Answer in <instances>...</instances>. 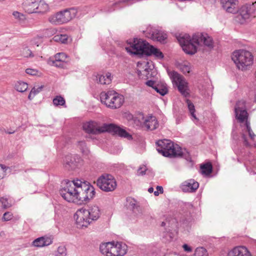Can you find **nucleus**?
Segmentation results:
<instances>
[{
    "mask_svg": "<svg viewBox=\"0 0 256 256\" xmlns=\"http://www.w3.org/2000/svg\"><path fill=\"white\" fill-rule=\"evenodd\" d=\"M177 39L183 50L191 55L197 52V46L204 44L210 48L213 47L212 39L206 33H196L192 38L188 34H180Z\"/></svg>",
    "mask_w": 256,
    "mask_h": 256,
    "instance_id": "1",
    "label": "nucleus"
},
{
    "mask_svg": "<svg viewBox=\"0 0 256 256\" xmlns=\"http://www.w3.org/2000/svg\"><path fill=\"white\" fill-rule=\"evenodd\" d=\"M0 206L3 208L6 209L11 206V204L8 202L7 198H0Z\"/></svg>",
    "mask_w": 256,
    "mask_h": 256,
    "instance_id": "42",
    "label": "nucleus"
},
{
    "mask_svg": "<svg viewBox=\"0 0 256 256\" xmlns=\"http://www.w3.org/2000/svg\"><path fill=\"white\" fill-rule=\"evenodd\" d=\"M107 125L108 124H103L100 126L96 122L91 121L84 123L83 125V129L87 133L97 134L106 132Z\"/></svg>",
    "mask_w": 256,
    "mask_h": 256,
    "instance_id": "15",
    "label": "nucleus"
},
{
    "mask_svg": "<svg viewBox=\"0 0 256 256\" xmlns=\"http://www.w3.org/2000/svg\"><path fill=\"white\" fill-rule=\"evenodd\" d=\"M127 246L122 242H108L100 246L101 253L106 256H123L127 252Z\"/></svg>",
    "mask_w": 256,
    "mask_h": 256,
    "instance_id": "7",
    "label": "nucleus"
},
{
    "mask_svg": "<svg viewBox=\"0 0 256 256\" xmlns=\"http://www.w3.org/2000/svg\"><path fill=\"white\" fill-rule=\"evenodd\" d=\"M58 252L62 256L66 255V248L64 246H60L58 248Z\"/></svg>",
    "mask_w": 256,
    "mask_h": 256,
    "instance_id": "49",
    "label": "nucleus"
},
{
    "mask_svg": "<svg viewBox=\"0 0 256 256\" xmlns=\"http://www.w3.org/2000/svg\"><path fill=\"white\" fill-rule=\"evenodd\" d=\"M186 102L187 104V106L188 109V110L192 118H194L195 120H197V118L194 114L195 112V108L192 104V102L188 99H186Z\"/></svg>",
    "mask_w": 256,
    "mask_h": 256,
    "instance_id": "33",
    "label": "nucleus"
},
{
    "mask_svg": "<svg viewBox=\"0 0 256 256\" xmlns=\"http://www.w3.org/2000/svg\"><path fill=\"white\" fill-rule=\"evenodd\" d=\"M85 215L90 216L91 220H98L100 214V212L99 208L96 206H92L88 209L84 208Z\"/></svg>",
    "mask_w": 256,
    "mask_h": 256,
    "instance_id": "24",
    "label": "nucleus"
},
{
    "mask_svg": "<svg viewBox=\"0 0 256 256\" xmlns=\"http://www.w3.org/2000/svg\"><path fill=\"white\" fill-rule=\"evenodd\" d=\"M216 0H203L202 3L204 5L214 4Z\"/></svg>",
    "mask_w": 256,
    "mask_h": 256,
    "instance_id": "53",
    "label": "nucleus"
},
{
    "mask_svg": "<svg viewBox=\"0 0 256 256\" xmlns=\"http://www.w3.org/2000/svg\"><path fill=\"white\" fill-rule=\"evenodd\" d=\"M96 184L100 190L106 192L114 190L117 186L115 178L109 174L100 176L97 180Z\"/></svg>",
    "mask_w": 256,
    "mask_h": 256,
    "instance_id": "10",
    "label": "nucleus"
},
{
    "mask_svg": "<svg viewBox=\"0 0 256 256\" xmlns=\"http://www.w3.org/2000/svg\"><path fill=\"white\" fill-rule=\"evenodd\" d=\"M178 153L180 154H176L175 157H182L185 158L187 161H191V158L189 153L184 150V152L182 151V149L180 147H178Z\"/></svg>",
    "mask_w": 256,
    "mask_h": 256,
    "instance_id": "32",
    "label": "nucleus"
},
{
    "mask_svg": "<svg viewBox=\"0 0 256 256\" xmlns=\"http://www.w3.org/2000/svg\"><path fill=\"white\" fill-rule=\"evenodd\" d=\"M84 212V208H81L76 212V222L80 227H87L92 222L90 216L85 215Z\"/></svg>",
    "mask_w": 256,
    "mask_h": 256,
    "instance_id": "21",
    "label": "nucleus"
},
{
    "mask_svg": "<svg viewBox=\"0 0 256 256\" xmlns=\"http://www.w3.org/2000/svg\"><path fill=\"white\" fill-rule=\"evenodd\" d=\"M227 256H252L248 249L244 246H236L227 254Z\"/></svg>",
    "mask_w": 256,
    "mask_h": 256,
    "instance_id": "23",
    "label": "nucleus"
},
{
    "mask_svg": "<svg viewBox=\"0 0 256 256\" xmlns=\"http://www.w3.org/2000/svg\"><path fill=\"white\" fill-rule=\"evenodd\" d=\"M198 186V182L194 179H190L184 182L180 186V188L184 192H194Z\"/></svg>",
    "mask_w": 256,
    "mask_h": 256,
    "instance_id": "19",
    "label": "nucleus"
},
{
    "mask_svg": "<svg viewBox=\"0 0 256 256\" xmlns=\"http://www.w3.org/2000/svg\"><path fill=\"white\" fill-rule=\"evenodd\" d=\"M82 164L81 158L77 154H69L63 160V166L68 170H74Z\"/></svg>",
    "mask_w": 256,
    "mask_h": 256,
    "instance_id": "13",
    "label": "nucleus"
},
{
    "mask_svg": "<svg viewBox=\"0 0 256 256\" xmlns=\"http://www.w3.org/2000/svg\"><path fill=\"white\" fill-rule=\"evenodd\" d=\"M53 104L56 106L65 105L66 101L63 97L60 96H56L53 100Z\"/></svg>",
    "mask_w": 256,
    "mask_h": 256,
    "instance_id": "36",
    "label": "nucleus"
},
{
    "mask_svg": "<svg viewBox=\"0 0 256 256\" xmlns=\"http://www.w3.org/2000/svg\"><path fill=\"white\" fill-rule=\"evenodd\" d=\"M161 226L170 228L164 236L168 240H171L172 238V234L170 231H176L177 230L178 226L177 220L174 218H172L170 220H166V222H162Z\"/></svg>",
    "mask_w": 256,
    "mask_h": 256,
    "instance_id": "18",
    "label": "nucleus"
},
{
    "mask_svg": "<svg viewBox=\"0 0 256 256\" xmlns=\"http://www.w3.org/2000/svg\"><path fill=\"white\" fill-rule=\"evenodd\" d=\"M159 194H160V192H158V190L155 191V192H154V196H158Z\"/></svg>",
    "mask_w": 256,
    "mask_h": 256,
    "instance_id": "58",
    "label": "nucleus"
},
{
    "mask_svg": "<svg viewBox=\"0 0 256 256\" xmlns=\"http://www.w3.org/2000/svg\"><path fill=\"white\" fill-rule=\"evenodd\" d=\"M13 218V214L11 212H7L4 213L2 220L3 221H9Z\"/></svg>",
    "mask_w": 256,
    "mask_h": 256,
    "instance_id": "45",
    "label": "nucleus"
},
{
    "mask_svg": "<svg viewBox=\"0 0 256 256\" xmlns=\"http://www.w3.org/2000/svg\"><path fill=\"white\" fill-rule=\"evenodd\" d=\"M123 117L131 122L132 124L136 122L137 118L134 116L130 112H126L123 114Z\"/></svg>",
    "mask_w": 256,
    "mask_h": 256,
    "instance_id": "41",
    "label": "nucleus"
},
{
    "mask_svg": "<svg viewBox=\"0 0 256 256\" xmlns=\"http://www.w3.org/2000/svg\"><path fill=\"white\" fill-rule=\"evenodd\" d=\"M79 203L86 202L92 199L96 194L94 188L90 184H86L81 181L80 186Z\"/></svg>",
    "mask_w": 256,
    "mask_h": 256,
    "instance_id": "12",
    "label": "nucleus"
},
{
    "mask_svg": "<svg viewBox=\"0 0 256 256\" xmlns=\"http://www.w3.org/2000/svg\"><path fill=\"white\" fill-rule=\"evenodd\" d=\"M40 0H26L22 3L24 10L29 14L36 12Z\"/></svg>",
    "mask_w": 256,
    "mask_h": 256,
    "instance_id": "22",
    "label": "nucleus"
},
{
    "mask_svg": "<svg viewBox=\"0 0 256 256\" xmlns=\"http://www.w3.org/2000/svg\"><path fill=\"white\" fill-rule=\"evenodd\" d=\"M182 248H184V251L186 252H192V248L186 244H184L182 246Z\"/></svg>",
    "mask_w": 256,
    "mask_h": 256,
    "instance_id": "55",
    "label": "nucleus"
},
{
    "mask_svg": "<svg viewBox=\"0 0 256 256\" xmlns=\"http://www.w3.org/2000/svg\"><path fill=\"white\" fill-rule=\"evenodd\" d=\"M154 90L161 96H164L168 92L166 85L164 84H158L154 86Z\"/></svg>",
    "mask_w": 256,
    "mask_h": 256,
    "instance_id": "29",
    "label": "nucleus"
},
{
    "mask_svg": "<svg viewBox=\"0 0 256 256\" xmlns=\"http://www.w3.org/2000/svg\"><path fill=\"white\" fill-rule=\"evenodd\" d=\"M255 8L252 4H246L238 8V14L236 18V21L240 24H244L252 18L254 17Z\"/></svg>",
    "mask_w": 256,
    "mask_h": 256,
    "instance_id": "11",
    "label": "nucleus"
},
{
    "mask_svg": "<svg viewBox=\"0 0 256 256\" xmlns=\"http://www.w3.org/2000/svg\"><path fill=\"white\" fill-rule=\"evenodd\" d=\"M156 190L160 192V193L162 194L164 192L163 188L161 186H156Z\"/></svg>",
    "mask_w": 256,
    "mask_h": 256,
    "instance_id": "56",
    "label": "nucleus"
},
{
    "mask_svg": "<svg viewBox=\"0 0 256 256\" xmlns=\"http://www.w3.org/2000/svg\"><path fill=\"white\" fill-rule=\"evenodd\" d=\"M232 59L236 68L242 71H246L251 68L254 62L252 54L246 50H240L233 52Z\"/></svg>",
    "mask_w": 256,
    "mask_h": 256,
    "instance_id": "4",
    "label": "nucleus"
},
{
    "mask_svg": "<svg viewBox=\"0 0 256 256\" xmlns=\"http://www.w3.org/2000/svg\"><path fill=\"white\" fill-rule=\"evenodd\" d=\"M146 36L154 41L159 42L160 43H165L168 38L166 33L154 28H148L144 32Z\"/></svg>",
    "mask_w": 256,
    "mask_h": 256,
    "instance_id": "17",
    "label": "nucleus"
},
{
    "mask_svg": "<svg viewBox=\"0 0 256 256\" xmlns=\"http://www.w3.org/2000/svg\"><path fill=\"white\" fill-rule=\"evenodd\" d=\"M180 68L184 74H188L191 70L190 64L188 62H184L180 66Z\"/></svg>",
    "mask_w": 256,
    "mask_h": 256,
    "instance_id": "37",
    "label": "nucleus"
},
{
    "mask_svg": "<svg viewBox=\"0 0 256 256\" xmlns=\"http://www.w3.org/2000/svg\"><path fill=\"white\" fill-rule=\"evenodd\" d=\"M146 168L145 166H142L139 168L138 170L137 174L138 176H142L145 174V172L146 170Z\"/></svg>",
    "mask_w": 256,
    "mask_h": 256,
    "instance_id": "50",
    "label": "nucleus"
},
{
    "mask_svg": "<svg viewBox=\"0 0 256 256\" xmlns=\"http://www.w3.org/2000/svg\"><path fill=\"white\" fill-rule=\"evenodd\" d=\"M66 62V61L61 62L55 59V60L53 61V64L57 67L64 68L65 66Z\"/></svg>",
    "mask_w": 256,
    "mask_h": 256,
    "instance_id": "47",
    "label": "nucleus"
},
{
    "mask_svg": "<svg viewBox=\"0 0 256 256\" xmlns=\"http://www.w3.org/2000/svg\"><path fill=\"white\" fill-rule=\"evenodd\" d=\"M52 239L50 237L41 236L34 240L32 243L34 246L38 248H42L48 246L52 244Z\"/></svg>",
    "mask_w": 256,
    "mask_h": 256,
    "instance_id": "25",
    "label": "nucleus"
},
{
    "mask_svg": "<svg viewBox=\"0 0 256 256\" xmlns=\"http://www.w3.org/2000/svg\"><path fill=\"white\" fill-rule=\"evenodd\" d=\"M144 72H147V68H145V70H144Z\"/></svg>",
    "mask_w": 256,
    "mask_h": 256,
    "instance_id": "63",
    "label": "nucleus"
},
{
    "mask_svg": "<svg viewBox=\"0 0 256 256\" xmlns=\"http://www.w3.org/2000/svg\"><path fill=\"white\" fill-rule=\"evenodd\" d=\"M193 256H208L207 251L203 247L198 248L196 249Z\"/></svg>",
    "mask_w": 256,
    "mask_h": 256,
    "instance_id": "39",
    "label": "nucleus"
},
{
    "mask_svg": "<svg viewBox=\"0 0 256 256\" xmlns=\"http://www.w3.org/2000/svg\"><path fill=\"white\" fill-rule=\"evenodd\" d=\"M146 84L147 86L152 88L154 89V86H156V84H155L154 81H153V80H148L146 82Z\"/></svg>",
    "mask_w": 256,
    "mask_h": 256,
    "instance_id": "54",
    "label": "nucleus"
},
{
    "mask_svg": "<svg viewBox=\"0 0 256 256\" xmlns=\"http://www.w3.org/2000/svg\"><path fill=\"white\" fill-rule=\"evenodd\" d=\"M156 146L158 152L164 156L173 158L176 154H180L178 152L179 146L174 145L169 140H159L156 142Z\"/></svg>",
    "mask_w": 256,
    "mask_h": 256,
    "instance_id": "8",
    "label": "nucleus"
},
{
    "mask_svg": "<svg viewBox=\"0 0 256 256\" xmlns=\"http://www.w3.org/2000/svg\"><path fill=\"white\" fill-rule=\"evenodd\" d=\"M6 133H8V134H14V131H10V132H6V131H5Z\"/></svg>",
    "mask_w": 256,
    "mask_h": 256,
    "instance_id": "59",
    "label": "nucleus"
},
{
    "mask_svg": "<svg viewBox=\"0 0 256 256\" xmlns=\"http://www.w3.org/2000/svg\"><path fill=\"white\" fill-rule=\"evenodd\" d=\"M26 72L30 76H36L38 74V72L36 69L28 68L26 70Z\"/></svg>",
    "mask_w": 256,
    "mask_h": 256,
    "instance_id": "46",
    "label": "nucleus"
},
{
    "mask_svg": "<svg viewBox=\"0 0 256 256\" xmlns=\"http://www.w3.org/2000/svg\"><path fill=\"white\" fill-rule=\"evenodd\" d=\"M14 88L18 92H23L28 89V84L24 82L18 81L16 82Z\"/></svg>",
    "mask_w": 256,
    "mask_h": 256,
    "instance_id": "31",
    "label": "nucleus"
},
{
    "mask_svg": "<svg viewBox=\"0 0 256 256\" xmlns=\"http://www.w3.org/2000/svg\"><path fill=\"white\" fill-rule=\"evenodd\" d=\"M12 15L16 18L18 19H22V17L24 16L23 14L17 11L14 12L12 13Z\"/></svg>",
    "mask_w": 256,
    "mask_h": 256,
    "instance_id": "52",
    "label": "nucleus"
},
{
    "mask_svg": "<svg viewBox=\"0 0 256 256\" xmlns=\"http://www.w3.org/2000/svg\"><path fill=\"white\" fill-rule=\"evenodd\" d=\"M68 38V36L66 34H60L54 36L52 39L55 42L65 44L67 42Z\"/></svg>",
    "mask_w": 256,
    "mask_h": 256,
    "instance_id": "38",
    "label": "nucleus"
},
{
    "mask_svg": "<svg viewBox=\"0 0 256 256\" xmlns=\"http://www.w3.org/2000/svg\"><path fill=\"white\" fill-rule=\"evenodd\" d=\"M129 202V206H130L131 208L134 210L135 208H138V206L136 204V201L134 199H130Z\"/></svg>",
    "mask_w": 256,
    "mask_h": 256,
    "instance_id": "51",
    "label": "nucleus"
},
{
    "mask_svg": "<svg viewBox=\"0 0 256 256\" xmlns=\"http://www.w3.org/2000/svg\"><path fill=\"white\" fill-rule=\"evenodd\" d=\"M146 36L154 41L159 42L160 43H165L168 38L166 33L154 28H148L144 32Z\"/></svg>",
    "mask_w": 256,
    "mask_h": 256,
    "instance_id": "16",
    "label": "nucleus"
},
{
    "mask_svg": "<svg viewBox=\"0 0 256 256\" xmlns=\"http://www.w3.org/2000/svg\"><path fill=\"white\" fill-rule=\"evenodd\" d=\"M97 80L102 84H108L112 81V74L110 72H106L105 75L98 74L96 76Z\"/></svg>",
    "mask_w": 256,
    "mask_h": 256,
    "instance_id": "28",
    "label": "nucleus"
},
{
    "mask_svg": "<svg viewBox=\"0 0 256 256\" xmlns=\"http://www.w3.org/2000/svg\"><path fill=\"white\" fill-rule=\"evenodd\" d=\"M180 2H184V1H194L195 0H178Z\"/></svg>",
    "mask_w": 256,
    "mask_h": 256,
    "instance_id": "61",
    "label": "nucleus"
},
{
    "mask_svg": "<svg viewBox=\"0 0 256 256\" xmlns=\"http://www.w3.org/2000/svg\"><path fill=\"white\" fill-rule=\"evenodd\" d=\"M201 172L205 176H209L212 172V167L210 163L208 162L200 166Z\"/></svg>",
    "mask_w": 256,
    "mask_h": 256,
    "instance_id": "30",
    "label": "nucleus"
},
{
    "mask_svg": "<svg viewBox=\"0 0 256 256\" xmlns=\"http://www.w3.org/2000/svg\"><path fill=\"white\" fill-rule=\"evenodd\" d=\"M22 54L26 58L34 57V56L32 51L27 47L23 48L22 52Z\"/></svg>",
    "mask_w": 256,
    "mask_h": 256,
    "instance_id": "43",
    "label": "nucleus"
},
{
    "mask_svg": "<svg viewBox=\"0 0 256 256\" xmlns=\"http://www.w3.org/2000/svg\"><path fill=\"white\" fill-rule=\"evenodd\" d=\"M102 103L111 109L120 108L124 102V98L114 90L102 92L100 94Z\"/></svg>",
    "mask_w": 256,
    "mask_h": 256,
    "instance_id": "6",
    "label": "nucleus"
},
{
    "mask_svg": "<svg viewBox=\"0 0 256 256\" xmlns=\"http://www.w3.org/2000/svg\"><path fill=\"white\" fill-rule=\"evenodd\" d=\"M66 55L63 52L57 54L55 56V59L61 62H66Z\"/></svg>",
    "mask_w": 256,
    "mask_h": 256,
    "instance_id": "44",
    "label": "nucleus"
},
{
    "mask_svg": "<svg viewBox=\"0 0 256 256\" xmlns=\"http://www.w3.org/2000/svg\"><path fill=\"white\" fill-rule=\"evenodd\" d=\"M220 4H222V8H224V2H223V0H220Z\"/></svg>",
    "mask_w": 256,
    "mask_h": 256,
    "instance_id": "60",
    "label": "nucleus"
},
{
    "mask_svg": "<svg viewBox=\"0 0 256 256\" xmlns=\"http://www.w3.org/2000/svg\"><path fill=\"white\" fill-rule=\"evenodd\" d=\"M144 126L147 130H152L158 128V123L155 116H150L144 119Z\"/></svg>",
    "mask_w": 256,
    "mask_h": 256,
    "instance_id": "26",
    "label": "nucleus"
},
{
    "mask_svg": "<svg viewBox=\"0 0 256 256\" xmlns=\"http://www.w3.org/2000/svg\"><path fill=\"white\" fill-rule=\"evenodd\" d=\"M168 75L173 84L178 88L181 94L185 98L190 96V89L188 83L185 78L182 76L174 71L168 72Z\"/></svg>",
    "mask_w": 256,
    "mask_h": 256,
    "instance_id": "9",
    "label": "nucleus"
},
{
    "mask_svg": "<svg viewBox=\"0 0 256 256\" xmlns=\"http://www.w3.org/2000/svg\"><path fill=\"white\" fill-rule=\"evenodd\" d=\"M6 168L2 164H0V180L6 176Z\"/></svg>",
    "mask_w": 256,
    "mask_h": 256,
    "instance_id": "48",
    "label": "nucleus"
},
{
    "mask_svg": "<svg viewBox=\"0 0 256 256\" xmlns=\"http://www.w3.org/2000/svg\"><path fill=\"white\" fill-rule=\"evenodd\" d=\"M78 147L82 153L88 154L89 153V150L86 147V142L84 141H80L78 142Z\"/></svg>",
    "mask_w": 256,
    "mask_h": 256,
    "instance_id": "40",
    "label": "nucleus"
},
{
    "mask_svg": "<svg viewBox=\"0 0 256 256\" xmlns=\"http://www.w3.org/2000/svg\"><path fill=\"white\" fill-rule=\"evenodd\" d=\"M44 86H38V88L34 87L31 91L30 92L28 96V98L30 100H32L36 95L38 94L42 90V89L43 88Z\"/></svg>",
    "mask_w": 256,
    "mask_h": 256,
    "instance_id": "35",
    "label": "nucleus"
},
{
    "mask_svg": "<svg viewBox=\"0 0 256 256\" xmlns=\"http://www.w3.org/2000/svg\"><path fill=\"white\" fill-rule=\"evenodd\" d=\"M254 100H255V102H256V96H254Z\"/></svg>",
    "mask_w": 256,
    "mask_h": 256,
    "instance_id": "62",
    "label": "nucleus"
},
{
    "mask_svg": "<svg viewBox=\"0 0 256 256\" xmlns=\"http://www.w3.org/2000/svg\"><path fill=\"white\" fill-rule=\"evenodd\" d=\"M234 110L236 117L240 123L242 138L244 143L246 146H249L250 144L247 139L248 136L252 140H254L256 136L252 130L250 122L248 120V114L245 108L244 102L242 100L238 102L236 104Z\"/></svg>",
    "mask_w": 256,
    "mask_h": 256,
    "instance_id": "2",
    "label": "nucleus"
},
{
    "mask_svg": "<svg viewBox=\"0 0 256 256\" xmlns=\"http://www.w3.org/2000/svg\"><path fill=\"white\" fill-rule=\"evenodd\" d=\"M70 10H65L54 15L48 18L49 22L54 24L66 23L71 20L74 14H71Z\"/></svg>",
    "mask_w": 256,
    "mask_h": 256,
    "instance_id": "14",
    "label": "nucleus"
},
{
    "mask_svg": "<svg viewBox=\"0 0 256 256\" xmlns=\"http://www.w3.org/2000/svg\"><path fill=\"white\" fill-rule=\"evenodd\" d=\"M238 0H225V10L230 14H236L238 12Z\"/></svg>",
    "mask_w": 256,
    "mask_h": 256,
    "instance_id": "27",
    "label": "nucleus"
},
{
    "mask_svg": "<svg viewBox=\"0 0 256 256\" xmlns=\"http://www.w3.org/2000/svg\"><path fill=\"white\" fill-rule=\"evenodd\" d=\"M81 181L79 180L68 181L60 190V196L64 200L78 204L80 186Z\"/></svg>",
    "mask_w": 256,
    "mask_h": 256,
    "instance_id": "5",
    "label": "nucleus"
},
{
    "mask_svg": "<svg viewBox=\"0 0 256 256\" xmlns=\"http://www.w3.org/2000/svg\"><path fill=\"white\" fill-rule=\"evenodd\" d=\"M126 48L128 52L134 54L146 56L153 54L160 59L164 57L162 53L158 49L141 39L134 38L132 45Z\"/></svg>",
    "mask_w": 256,
    "mask_h": 256,
    "instance_id": "3",
    "label": "nucleus"
},
{
    "mask_svg": "<svg viewBox=\"0 0 256 256\" xmlns=\"http://www.w3.org/2000/svg\"><path fill=\"white\" fill-rule=\"evenodd\" d=\"M153 190H154V188L152 187H150L148 189V191L150 193H152V192H153Z\"/></svg>",
    "mask_w": 256,
    "mask_h": 256,
    "instance_id": "57",
    "label": "nucleus"
},
{
    "mask_svg": "<svg viewBox=\"0 0 256 256\" xmlns=\"http://www.w3.org/2000/svg\"><path fill=\"white\" fill-rule=\"evenodd\" d=\"M106 132L116 134L119 136L125 138H130L131 136L124 130L120 128L113 124H108Z\"/></svg>",
    "mask_w": 256,
    "mask_h": 256,
    "instance_id": "20",
    "label": "nucleus"
},
{
    "mask_svg": "<svg viewBox=\"0 0 256 256\" xmlns=\"http://www.w3.org/2000/svg\"><path fill=\"white\" fill-rule=\"evenodd\" d=\"M49 9L48 6L44 1L40 0L38 2V7L37 10L36 12H46Z\"/></svg>",
    "mask_w": 256,
    "mask_h": 256,
    "instance_id": "34",
    "label": "nucleus"
}]
</instances>
